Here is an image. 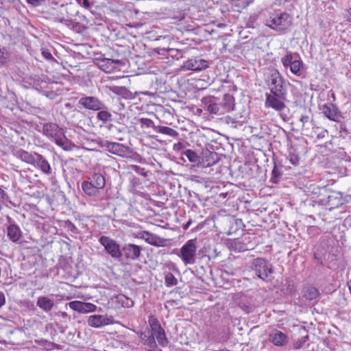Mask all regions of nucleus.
Returning <instances> with one entry per match:
<instances>
[{"instance_id":"f257e3e1","label":"nucleus","mask_w":351,"mask_h":351,"mask_svg":"<svg viewBox=\"0 0 351 351\" xmlns=\"http://www.w3.org/2000/svg\"><path fill=\"white\" fill-rule=\"evenodd\" d=\"M265 24L279 33L286 32L291 26V16L280 10H266L263 12Z\"/></svg>"},{"instance_id":"f03ea898","label":"nucleus","mask_w":351,"mask_h":351,"mask_svg":"<svg viewBox=\"0 0 351 351\" xmlns=\"http://www.w3.org/2000/svg\"><path fill=\"white\" fill-rule=\"evenodd\" d=\"M43 133L63 149L68 150L69 149V141L66 137L63 129L56 123H45L43 126Z\"/></svg>"},{"instance_id":"7ed1b4c3","label":"nucleus","mask_w":351,"mask_h":351,"mask_svg":"<svg viewBox=\"0 0 351 351\" xmlns=\"http://www.w3.org/2000/svg\"><path fill=\"white\" fill-rule=\"evenodd\" d=\"M196 241L194 239L187 241L180 249L176 250L174 252L177 256L181 258L185 266L193 265L196 261V252H197Z\"/></svg>"},{"instance_id":"20e7f679","label":"nucleus","mask_w":351,"mask_h":351,"mask_svg":"<svg viewBox=\"0 0 351 351\" xmlns=\"http://www.w3.org/2000/svg\"><path fill=\"white\" fill-rule=\"evenodd\" d=\"M104 147L110 153L122 158L137 160L141 157L128 146L119 143L106 141Z\"/></svg>"},{"instance_id":"39448f33","label":"nucleus","mask_w":351,"mask_h":351,"mask_svg":"<svg viewBox=\"0 0 351 351\" xmlns=\"http://www.w3.org/2000/svg\"><path fill=\"white\" fill-rule=\"evenodd\" d=\"M252 271L254 275L265 282H269L271 280V274H273L271 265L263 258L254 260Z\"/></svg>"},{"instance_id":"423d86ee","label":"nucleus","mask_w":351,"mask_h":351,"mask_svg":"<svg viewBox=\"0 0 351 351\" xmlns=\"http://www.w3.org/2000/svg\"><path fill=\"white\" fill-rule=\"evenodd\" d=\"M99 242L104 247L106 253L112 258L117 260L122 257V249H121L120 245L113 239L106 236H101L99 239Z\"/></svg>"},{"instance_id":"0eeeda50","label":"nucleus","mask_w":351,"mask_h":351,"mask_svg":"<svg viewBox=\"0 0 351 351\" xmlns=\"http://www.w3.org/2000/svg\"><path fill=\"white\" fill-rule=\"evenodd\" d=\"M287 92L271 93L266 94L265 107L271 108L276 111L283 110L286 106L284 101L286 99Z\"/></svg>"},{"instance_id":"6e6552de","label":"nucleus","mask_w":351,"mask_h":351,"mask_svg":"<svg viewBox=\"0 0 351 351\" xmlns=\"http://www.w3.org/2000/svg\"><path fill=\"white\" fill-rule=\"evenodd\" d=\"M267 82L270 92H287L285 81L278 70L274 69L270 71Z\"/></svg>"},{"instance_id":"1a4fd4ad","label":"nucleus","mask_w":351,"mask_h":351,"mask_svg":"<svg viewBox=\"0 0 351 351\" xmlns=\"http://www.w3.org/2000/svg\"><path fill=\"white\" fill-rule=\"evenodd\" d=\"M208 67L207 60L199 56H194L184 62L181 68L183 71H201Z\"/></svg>"},{"instance_id":"9d476101","label":"nucleus","mask_w":351,"mask_h":351,"mask_svg":"<svg viewBox=\"0 0 351 351\" xmlns=\"http://www.w3.org/2000/svg\"><path fill=\"white\" fill-rule=\"evenodd\" d=\"M113 322V317L107 315H92L87 319L88 326L95 328H100L112 324Z\"/></svg>"},{"instance_id":"9b49d317","label":"nucleus","mask_w":351,"mask_h":351,"mask_svg":"<svg viewBox=\"0 0 351 351\" xmlns=\"http://www.w3.org/2000/svg\"><path fill=\"white\" fill-rule=\"evenodd\" d=\"M78 104L86 109L95 111L105 108L104 104L97 97L93 96L82 97L79 99Z\"/></svg>"},{"instance_id":"f8f14e48","label":"nucleus","mask_w":351,"mask_h":351,"mask_svg":"<svg viewBox=\"0 0 351 351\" xmlns=\"http://www.w3.org/2000/svg\"><path fill=\"white\" fill-rule=\"evenodd\" d=\"M322 204L326 209L331 210L343 205L344 200L341 193L332 192L326 198L322 199Z\"/></svg>"},{"instance_id":"ddd939ff","label":"nucleus","mask_w":351,"mask_h":351,"mask_svg":"<svg viewBox=\"0 0 351 351\" xmlns=\"http://www.w3.org/2000/svg\"><path fill=\"white\" fill-rule=\"evenodd\" d=\"M142 248L137 245L133 243H126L122 247L123 255L128 260H137L141 253Z\"/></svg>"},{"instance_id":"4468645a","label":"nucleus","mask_w":351,"mask_h":351,"mask_svg":"<svg viewBox=\"0 0 351 351\" xmlns=\"http://www.w3.org/2000/svg\"><path fill=\"white\" fill-rule=\"evenodd\" d=\"M69 307L80 313H88L95 312L97 306L90 302H84L78 300L72 301L69 303Z\"/></svg>"},{"instance_id":"2eb2a0df","label":"nucleus","mask_w":351,"mask_h":351,"mask_svg":"<svg viewBox=\"0 0 351 351\" xmlns=\"http://www.w3.org/2000/svg\"><path fill=\"white\" fill-rule=\"evenodd\" d=\"M35 157L36 160L33 167L39 169L47 176L51 175L52 173V168L48 160L40 154H38Z\"/></svg>"},{"instance_id":"dca6fc26","label":"nucleus","mask_w":351,"mask_h":351,"mask_svg":"<svg viewBox=\"0 0 351 351\" xmlns=\"http://www.w3.org/2000/svg\"><path fill=\"white\" fill-rule=\"evenodd\" d=\"M136 334L141 339V342L149 348H156L158 345L154 337H153V334L151 331H149V328H146L143 331H138Z\"/></svg>"},{"instance_id":"f3484780","label":"nucleus","mask_w":351,"mask_h":351,"mask_svg":"<svg viewBox=\"0 0 351 351\" xmlns=\"http://www.w3.org/2000/svg\"><path fill=\"white\" fill-rule=\"evenodd\" d=\"M202 104L205 106L206 109L211 114H223L224 112L221 106L217 104L215 98L213 97H205L202 99Z\"/></svg>"},{"instance_id":"a211bd4d","label":"nucleus","mask_w":351,"mask_h":351,"mask_svg":"<svg viewBox=\"0 0 351 351\" xmlns=\"http://www.w3.org/2000/svg\"><path fill=\"white\" fill-rule=\"evenodd\" d=\"M138 238L143 239L146 243L156 247L163 245V240L156 234L148 231H142L138 233Z\"/></svg>"},{"instance_id":"6ab92c4d","label":"nucleus","mask_w":351,"mask_h":351,"mask_svg":"<svg viewBox=\"0 0 351 351\" xmlns=\"http://www.w3.org/2000/svg\"><path fill=\"white\" fill-rule=\"evenodd\" d=\"M322 112L330 120L338 122L341 119V113L332 104H326L322 106Z\"/></svg>"},{"instance_id":"aec40b11","label":"nucleus","mask_w":351,"mask_h":351,"mask_svg":"<svg viewBox=\"0 0 351 351\" xmlns=\"http://www.w3.org/2000/svg\"><path fill=\"white\" fill-rule=\"evenodd\" d=\"M38 153L33 152L30 153L24 149H19L15 151L14 155L21 161L33 166L35 162L36 156L38 155Z\"/></svg>"},{"instance_id":"412c9836","label":"nucleus","mask_w":351,"mask_h":351,"mask_svg":"<svg viewBox=\"0 0 351 351\" xmlns=\"http://www.w3.org/2000/svg\"><path fill=\"white\" fill-rule=\"evenodd\" d=\"M86 181H88V182L97 191L104 189L106 186V179L104 176L99 173H93Z\"/></svg>"},{"instance_id":"4be33fe9","label":"nucleus","mask_w":351,"mask_h":351,"mask_svg":"<svg viewBox=\"0 0 351 351\" xmlns=\"http://www.w3.org/2000/svg\"><path fill=\"white\" fill-rule=\"evenodd\" d=\"M7 236L12 242H19L22 237L20 227L14 223H11L7 227Z\"/></svg>"},{"instance_id":"5701e85b","label":"nucleus","mask_w":351,"mask_h":351,"mask_svg":"<svg viewBox=\"0 0 351 351\" xmlns=\"http://www.w3.org/2000/svg\"><path fill=\"white\" fill-rule=\"evenodd\" d=\"M36 306L45 313H49L54 306V301L47 296H39L37 299Z\"/></svg>"},{"instance_id":"b1692460","label":"nucleus","mask_w":351,"mask_h":351,"mask_svg":"<svg viewBox=\"0 0 351 351\" xmlns=\"http://www.w3.org/2000/svg\"><path fill=\"white\" fill-rule=\"evenodd\" d=\"M271 341L277 346H282L287 343V335L281 331L276 330L269 335Z\"/></svg>"},{"instance_id":"393cba45","label":"nucleus","mask_w":351,"mask_h":351,"mask_svg":"<svg viewBox=\"0 0 351 351\" xmlns=\"http://www.w3.org/2000/svg\"><path fill=\"white\" fill-rule=\"evenodd\" d=\"M219 156L215 152L206 151L204 152L203 164L204 167H211L219 160Z\"/></svg>"},{"instance_id":"a878e982","label":"nucleus","mask_w":351,"mask_h":351,"mask_svg":"<svg viewBox=\"0 0 351 351\" xmlns=\"http://www.w3.org/2000/svg\"><path fill=\"white\" fill-rule=\"evenodd\" d=\"M119 63L120 61L119 60H115L110 58H104L100 62V67L106 73H111L117 69Z\"/></svg>"},{"instance_id":"bb28decb","label":"nucleus","mask_w":351,"mask_h":351,"mask_svg":"<svg viewBox=\"0 0 351 351\" xmlns=\"http://www.w3.org/2000/svg\"><path fill=\"white\" fill-rule=\"evenodd\" d=\"M300 57L297 53L287 52L284 57L281 58V62L285 69H289L295 63V60H299Z\"/></svg>"},{"instance_id":"cd10ccee","label":"nucleus","mask_w":351,"mask_h":351,"mask_svg":"<svg viewBox=\"0 0 351 351\" xmlns=\"http://www.w3.org/2000/svg\"><path fill=\"white\" fill-rule=\"evenodd\" d=\"M221 106L224 113L234 110L235 106L234 97L229 93L225 94Z\"/></svg>"},{"instance_id":"c85d7f7f","label":"nucleus","mask_w":351,"mask_h":351,"mask_svg":"<svg viewBox=\"0 0 351 351\" xmlns=\"http://www.w3.org/2000/svg\"><path fill=\"white\" fill-rule=\"evenodd\" d=\"M294 62L293 65L289 68L290 71L298 77L302 76L304 71V65L302 60L300 58L299 60H295Z\"/></svg>"},{"instance_id":"c756f323","label":"nucleus","mask_w":351,"mask_h":351,"mask_svg":"<svg viewBox=\"0 0 351 351\" xmlns=\"http://www.w3.org/2000/svg\"><path fill=\"white\" fill-rule=\"evenodd\" d=\"M319 291L314 287L307 286L303 289V295L308 300H313L318 298Z\"/></svg>"},{"instance_id":"7c9ffc66","label":"nucleus","mask_w":351,"mask_h":351,"mask_svg":"<svg viewBox=\"0 0 351 351\" xmlns=\"http://www.w3.org/2000/svg\"><path fill=\"white\" fill-rule=\"evenodd\" d=\"M154 131L158 133L166 134L173 138L178 137L179 135L176 130L167 126L157 125V127L154 128Z\"/></svg>"},{"instance_id":"2f4dec72","label":"nucleus","mask_w":351,"mask_h":351,"mask_svg":"<svg viewBox=\"0 0 351 351\" xmlns=\"http://www.w3.org/2000/svg\"><path fill=\"white\" fill-rule=\"evenodd\" d=\"M82 189L84 193L90 197H96L99 194V191L93 188L88 181H83L82 182Z\"/></svg>"},{"instance_id":"473e14b6","label":"nucleus","mask_w":351,"mask_h":351,"mask_svg":"<svg viewBox=\"0 0 351 351\" xmlns=\"http://www.w3.org/2000/svg\"><path fill=\"white\" fill-rule=\"evenodd\" d=\"M154 338L156 341H157L158 344L162 347H166L169 344V340L166 336V333L164 329L154 335Z\"/></svg>"},{"instance_id":"72a5a7b5","label":"nucleus","mask_w":351,"mask_h":351,"mask_svg":"<svg viewBox=\"0 0 351 351\" xmlns=\"http://www.w3.org/2000/svg\"><path fill=\"white\" fill-rule=\"evenodd\" d=\"M167 56L173 60H179L183 58L184 51L174 48H168L166 49Z\"/></svg>"},{"instance_id":"f704fd0d","label":"nucleus","mask_w":351,"mask_h":351,"mask_svg":"<svg viewBox=\"0 0 351 351\" xmlns=\"http://www.w3.org/2000/svg\"><path fill=\"white\" fill-rule=\"evenodd\" d=\"M112 115L110 112L104 110V109L100 110L97 114V119L104 123L112 121Z\"/></svg>"},{"instance_id":"c9c22d12","label":"nucleus","mask_w":351,"mask_h":351,"mask_svg":"<svg viewBox=\"0 0 351 351\" xmlns=\"http://www.w3.org/2000/svg\"><path fill=\"white\" fill-rule=\"evenodd\" d=\"M165 280L166 286L168 287L175 286L178 284V280L171 272H168L165 274Z\"/></svg>"},{"instance_id":"e433bc0d","label":"nucleus","mask_w":351,"mask_h":351,"mask_svg":"<svg viewBox=\"0 0 351 351\" xmlns=\"http://www.w3.org/2000/svg\"><path fill=\"white\" fill-rule=\"evenodd\" d=\"M77 3L88 10L93 16H96V12L93 10V5H91L90 0H75Z\"/></svg>"},{"instance_id":"4c0bfd02","label":"nucleus","mask_w":351,"mask_h":351,"mask_svg":"<svg viewBox=\"0 0 351 351\" xmlns=\"http://www.w3.org/2000/svg\"><path fill=\"white\" fill-rule=\"evenodd\" d=\"M300 121L302 123L303 130L309 129V127L313 125V120H310L307 115H302Z\"/></svg>"},{"instance_id":"58836bf2","label":"nucleus","mask_w":351,"mask_h":351,"mask_svg":"<svg viewBox=\"0 0 351 351\" xmlns=\"http://www.w3.org/2000/svg\"><path fill=\"white\" fill-rule=\"evenodd\" d=\"M9 56L10 53L8 49L4 47H0V66H2L6 63Z\"/></svg>"},{"instance_id":"ea45409f","label":"nucleus","mask_w":351,"mask_h":351,"mask_svg":"<svg viewBox=\"0 0 351 351\" xmlns=\"http://www.w3.org/2000/svg\"><path fill=\"white\" fill-rule=\"evenodd\" d=\"M184 155L188 158L190 162H195L198 160L199 156L196 152L191 149H186L184 152Z\"/></svg>"},{"instance_id":"a19ab883","label":"nucleus","mask_w":351,"mask_h":351,"mask_svg":"<svg viewBox=\"0 0 351 351\" xmlns=\"http://www.w3.org/2000/svg\"><path fill=\"white\" fill-rule=\"evenodd\" d=\"M281 175L280 171L275 166L271 172L270 181L274 184H277L280 181Z\"/></svg>"},{"instance_id":"79ce46f5","label":"nucleus","mask_w":351,"mask_h":351,"mask_svg":"<svg viewBox=\"0 0 351 351\" xmlns=\"http://www.w3.org/2000/svg\"><path fill=\"white\" fill-rule=\"evenodd\" d=\"M286 288H284V290L286 293L292 294L295 291V287L293 281L286 279L285 283L284 285Z\"/></svg>"},{"instance_id":"37998d69","label":"nucleus","mask_w":351,"mask_h":351,"mask_svg":"<svg viewBox=\"0 0 351 351\" xmlns=\"http://www.w3.org/2000/svg\"><path fill=\"white\" fill-rule=\"evenodd\" d=\"M140 123L141 124L142 127L152 128L154 130V128L157 127V125H154V121L148 118H141Z\"/></svg>"},{"instance_id":"c03bdc74","label":"nucleus","mask_w":351,"mask_h":351,"mask_svg":"<svg viewBox=\"0 0 351 351\" xmlns=\"http://www.w3.org/2000/svg\"><path fill=\"white\" fill-rule=\"evenodd\" d=\"M64 227L73 234H77L79 233L78 228L69 220L65 221Z\"/></svg>"},{"instance_id":"a18cd8bd","label":"nucleus","mask_w":351,"mask_h":351,"mask_svg":"<svg viewBox=\"0 0 351 351\" xmlns=\"http://www.w3.org/2000/svg\"><path fill=\"white\" fill-rule=\"evenodd\" d=\"M131 169L135 171L136 173L143 176V177H147L148 176V172L145 170V169L141 167L140 166L132 165Z\"/></svg>"},{"instance_id":"49530a36","label":"nucleus","mask_w":351,"mask_h":351,"mask_svg":"<svg viewBox=\"0 0 351 351\" xmlns=\"http://www.w3.org/2000/svg\"><path fill=\"white\" fill-rule=\"evenodd\" d=\"M234 247L239 252H244L248 250V247H247V245L240 241H237L234 242Z\"/></svg>"},{"instance_id":"de8ad7c7","label":"nucleus","mask_w":351,"mask_h":351,"mask_svg":"<svg viewBox=\"0 0 351 351\" xmlns=\"http://www.w3.org/2000/svg\"><path fill=\"white\" fill-rule=\"evenodd\" d=\"M148 323L149 328H152L154 326H157L158 325H160V322L158 320V319L154 316V315H149L148 318Z\"/></svg>"},{"instance_id":"09e8293b","label":"nucleus","mask_w":351,"mask_h":351,"mask_svg":"<svg viewBox=\"0 0 351 351\" xmlns=\"http://www.w3.org/2000/svg\"><path fill=\"white\" fill-rule=\"evenodd\" d=\"M41 50L43 58L48 60H53V58L50 51H49V49L43 48Z\"/></svg>"},{"instance_id":"8fccbe9b","label":"nucleus","mask_w":351,"mask_h":351,"mask_svg":"<svg viewBox=\"0 0 351 351\" xmlns=\"http://www.w3.org/2000/svg\"><path fill=\"white\" fill-rule=\"evenodd\" d=\"M107 88L109 89L110 91L116 94H121L123 88L122 87L117 86H107Z\"/></svg>"},{"instance_id":"3c124183","label":"nucleus","mask_w":351,"mask_h":351,"mask_svg":"<svg viewBox=\"0 0 351 351\" xmlns=\"http://www.w3.org/2000/svg\"><path fill=\"white\" fill-rule=\"evenodd\" d=\"M149 330L153 334V337H154V335H156V333L162 330L163 328H162L161 325L160 324V325H158L157 326H155L152 328H149Z\"/></svg>"},{"instance_id":"603ef678","label":"nucleus","mask_w":351,"mask_h":351,"mask_svg":"<svg viewBox=\"0 0 351 351\" xmlns=\"http://www.w3.org/2000/svg\"><path fill=\"white\" fill-rule=\"evenodd\" d=\"M290 162L296 166L299 164V160H298V158L297 156H295V155H290Z\"/></svg>"},{"instance_id":"864d4df0","label":"nucleus","mask_w":351,"mask_h":351,"mask_svg":"<svg viewBox=\"0 0 351 351\" xmlns=\"http://www.w3.org/2000/svg\"><path fill=\"white\" fill-rule=\"evenodd\" d=\"M44 0H27V3L32 5L33 6H38Z\"/></svg>"},{"instance_id":"5fc2aeb1","label":"nucleus","mask_w":351,"mask_h":351,"mask_svg":"<svg viewBox=\"0 0 351 351\" xmlns=\"http://www.w3.org/2000/svg\"><path fill=\"white\" fill-rule=\"evenodd\" d=\"M5 294L3 292L0 291V308L5 304Z\"/></svg>"},{"instance_id":"6e6d98bb","label":"nucleus","mask_w":351,"mask_h":351,"mask_svg":"<svg viewBox=\"0 0 351 351\" xmlns=\"http://www.w3.org/2000/svg\"><path fill=\"white\" fill-rule=\"evenodd\" d=\"M305 340L304 339H302L300 341L296 342L295 343V348L296 349H300L302 347L303 343H304Z\"/></svg>"},{"instance_id":"4d7b16f0","label":"nucleus","mask_w":351,"mask_h":351,"mask_svg":"<svg viewBox=\"0 0 351 351\" xmlns=\"http://www.w3.org/2000/svg\"><path fill=\"white\" fill-rule=\"evenodd\" d=\"M347 19L348 21L351 22V6L347 10Z\"/></svg>"},{"instance_id":"13d9d810","label":"nucleus","mask_w":351,"mask_h":351,"mask_svg":"<svg viewBox=\"0 0 351 351\" xmlns=\"http://www.w3.org/2000/svg\"><path fill=\"white\" fill-rule=\"evenodd\" d=\"M5 195V193L0 188V200L3 199Z\"/></svg>"},{"instance_id":"bf43d9fd","label":"nucleus","mask_w":351,"mask_h":351,"mask_svg":"<svg viewBox=\"0 0 351 351\" xmlns=\"http://www.w3.org/2000/svg\"><path fill=\"white\" fill-rule=\"evenodd\" d=\"M60 316L62 318H67L68 317V314L66 312H60Z\"/></svg>"},{"instance_id":"052dcab7","label":"nucleus","mask_w":351,"mask_h":351,"mask_svg":"<svg viewBox=\"0 0 351 351\" xmlns=\"http://www.w3.org/2000/svg\"><path fill=\"white\" fill-rule=\"evenodd\" d=\"M133 304H134L133 301L130 300V301H128V302L126 303V304H125V305H126V306H128V307H130V306H133Z\"/></svg>"},{"instance_id":"680f3d73","label":"nucleus","mask_w":351,"mask_h":351,"mask_svg":"<svg viewBox=\"0 0 351 351\" xmlns=\"http://www.w3.org/2000/svg\"><path fill=\"white\" fill-rule=\"evenodd\" d=\"M190 224H191V221H188V222L186 223L184 228H185V229L188 228L189 227Z\"/></svg>"},{"instance_id":"e2e57ef3","label":"nucleus","mask_w":351,"mask_h":351,"mask_svg":"<svg viewBox=\"0 0 351 351\" xmlns=\"http://www.w3.org/2000/svg\"><path fill=\"white\" fill-rule=\"evenodd\" d=\"M245 311H246V313H249L250 312H251V308L250 307L245 308Z\"/></svg>"},{"instance_id":"0e129e2a","label":"nucleus","mask_w":351,"mask_h":351,"mask_svg":"<svg viewBox=\"0 0 351 351\" xmlns=\"http://www.w3.org/2000/svg\"><path fill=\"white\" fill-rule=\"evenodd\" d=\"M348 287H349V289H350V293H351V280L348 282Z\"/></svg>"},{"instance_id":"69168bd1","label":"nucleus","mask_w":351,"mask_h":351,"mask_svg":"<svg viewBox=\"0 0 351 351\" xmlns=\"http://www.w3.org/2000/svg\"><path fill=\"white\" fill-rule=\"evenodd\" d=\"M180 145H181V144H180V143L175 144V145H174V148H175L176 146H180Z\"/></svg>"},{"instance_id":"338daca9","label":"nucleus","mask_w":351,"mask_h":351,"mask_svg":"<svg viewBox=\"0 0 351 351\" xmlns=\"http://www.w3.org/2000/svg\"><path fill=\"white\" fill-rule=\"evenodd\" d=\"M2 209V206L0 204V210Z\"/></svg>"}]
</instances>
